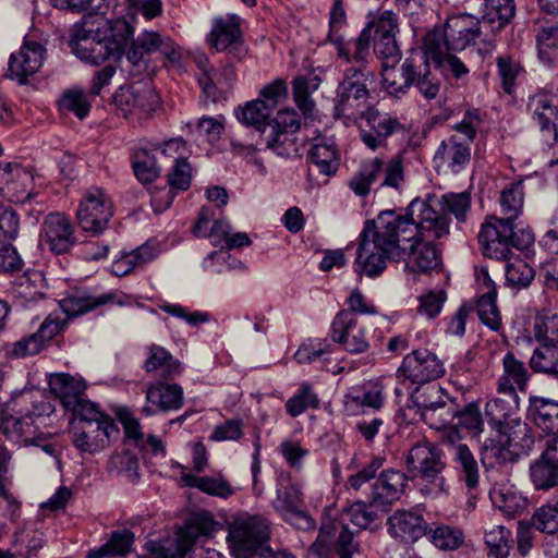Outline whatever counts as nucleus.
I'll return each mask as SVG.
<instances>
[{
  "instance_id": "obj_1",
  "label": "nucleus",
  "mask_w": 558,
  "mask_h": 558,
  "mask_svg": "<svg viewBox=\"0 0 558 558\" xmlns=\"http://www.w3.org/2000/svg\"><path fill=\"white\" fill-rule=\"evenodd\" d=\"M450 223L433 196L413 199L405 215L381 211L375 220L366 222L360 234L355 271L371 278L379 276L387 268L388 258H407L413 239H442L449 234Z\"/></svg>"
},
{
  "instance_id": "obj_2",
  "label": "nucleus",
  "mask_w": 558,
  "mask_h": 558,
  "mask_svg": "<svg viewBox=\"0 0 558 558\" xmlns=\"http://www.w3.org/2000/svg\"><path fill=\"white\" fill-rule=\"evenodd\" d=\"M133 37V28L123 20L84 17L73 26L69 46L81 60L97 65L119 59Z\"/></svg>"
},
{
  "instance_id": "obj_3",
  "label": "nucleus",
  "mask_w": 558,
  "mask_h": 558,
  "mask_svg": "<svg viewBox=\"0 0 558 558\" xmlns=\"http://www.w3.org/2000/svg\"><path fill=\"white\" fill-rule=\"evenodd\" d=\"M484 31L482 22L473 15H452L444 26L434 27L426 34L424 49L432 60H441L446 51H462L476 44Z\"/></svg>"
},
{
  "instance_id": "obj_4",
  "label": "nucleus",
  "mask_w": 558,
  "mask_h": 558,
  "mask_svg": "<svg viewBox=\"0 0 558 558\" xmlns=\"http://www.w3.org/2000/svg\"><path fill=\"white\" fill-rule=\"evenodd\" d=\"M534 242L530 228H519L514 223L497 217L486 220L478 233V244L485 257L505 260L512 254V248H529Z\"/></svg>"
},
{
  "instance_id": "obj_5",
  "label": "nucleus",
  "mask_w": 558,
  "mask_h": 558,
  "mask_svg": "<svg viewBox=\"0 0 558 558\" xmlns=\"http://www.w3.org/2000/svg\"><path fill=\"white\" fill-rule=\"evenodd\" d=\"M131 44L125 52L132 75L154 74L156 65L153 64L155 54L161 60L172 64H179L182 59L181 49L171 37L156 31H143L137 37H131Z\"/></svg>"
},
{
  "instance_id": "obj_6",
  "label": "nucleus",
  "mask_w": 558,
  "mask_h": 558,
  "mask_svg": "<svg viewBox=\"0 0 558 558\" xmlns=\"http://www.w3.org/2000/svg\"><path fill=\"white\" fill-rule=\"evenodd\" d=\"M375 82V74L366 65H352L344 70L333 99L335 116L350 121L368 108L371 92L368 86Z\"/></svg>"
},
{
  "instance_id": "obj_7",
  "label": "nucleus",
  "mask_w": 558,
  "mask_h": 558,
  "mask_svg": "<svg viewBox=\"0 0 558 558\" xmlns=\"http://www.w3.org/2000/svg\"><path fill=\"white\" fill-rule=\"evenodd\" d=\"M268 521L262 515L240 514L228 523L227 543L234 558H254L267 549Z\"/></svg>"
},
{
  "instance_id": "obj_8",
  "label": "nucleus",
  "mask_w": 558,
  "mask_h": 558,
  "mask_svg": "<svg viewBox=\"0 0 558 558\" xmlns=\"http://www.w3.org/2000/svg\"><path fill=\"white\" fill-rule=\"evenodd\" d=\"M70 432L73 446L83 453L94 454L108 446L110 437L118 433L114 421L100 411L97 404H88Z\"/></svg>"
},
{
  "instance_id": "obj_9",
  "label": "nucleus",
  "mask_w": 558,
  "mask_h": 558,
  "mask_svg": "<svg viewBox=\"0 0 558 558\" xmlns=\"http://www.w3.org/2000/svg\"><path fill=\"white\" fill-rule=\"evenodd\" d=\"M379 187L400 191L404 184L403 157L398 154L385 162L379 157L364 160L359 170L350 178L348 185L357 196L369 194L372 186L379 181Z\"/></svg>"
},
{
  "instance_id": "obj_10",
  "label": "nucleus",
  "mask_w": 558,
  "mask_h": 558,
  "mask_svg": "<svg viewBox=\"0 0 558 558\" xmlns=\"http://www.w3.org/2000/svg\"><path fill=\"white\" fill-rule=\"evenodd\" d=\"M411 478H422L433 486L426 493L438 496L445 493V478L441 473L446 468L442 449L429 441L418 442L411 447L405 459Z\"/></svg>"
},
{
  "instance_id": "obj_11",
  "label": "nucleus",
  "mask_w": 558,
  "mask_h": 558,
  "mask_svg": "<svg viewBox=\"0 0 558 558\" xmlns=\"http://www.w3.org/2000/svg\"><path fill=\"white\" fill-rule=\"evenodd\" d=\"M14 405L21 408L16 410L19 416H3L0 425V433L7 439L15 444L29 445L32 436L36 432L34 422L36 417L49 414L52 411L51 404L45 401H36L32 393H22Z\"/></svg>"
},
{
  "instance_id": "obj_12",
  "label": "nucleus",
  "mask_w": 558,
  "mask_h": 558,
  "mask_svg": "<svg viewBox=\"0 0 558 558\" xmlns=\"http://www.w3.org/2000/svg\"><path fill=\"white\" fill-rule=\"evenodd\" d=\"M112 217L113 204L109 195L97 186L86 190L76 210L82 230L98 235L107 229Z\"/></svg>"
},
{
  "instance_id": "obj_13",
  "label": "nucleus",
  "mask_w": 558,
  "mask_h": 558,
  "mask_svg": "<svg viewBox=\"0 0 558 558\" xmlns=\"http://www.w3.org/2000/svg\"><path fill=\"white\" fill-rule=\"evenodd\" d=\"M421 418L432 428L440 429L457 415V403L442 393L440 387L430 386L413 400Z\"/></svg>"
},
{
  "instance_id": "obj_14",
  "label": "nucleus",
  "mask_w": 558,
  "mask_h": 558,
  "mask_svg": "<svg viewBox=\"0 0 558 558\" xmlns=\"http://www.w3.org/2000/svg\"><path fill=\"white\" fill-rule=\"evenodd\" d=\"M366 331L367 326L354 313L340 311L331 323L330 338L349 353L361 354L369 349Z\"/></svg>"
},
{
  "instance_id": "obj_15",
  "label": "nucleus",
  "mask_w": 558,
  "mask_h": 558,
  "mask_svg": "<svg viewBox=\"0 0 558 558\" xmlns=\"http://www.w3.org/2000/svg\"><path fill=\"white\" fill-rule=\"evenodd\" d=\"M359 119L364 120L367 126L360 131L361 141L373 151L386 148L388 138L404 130L397 118L374 107L366 108Z\"/></svg>"
},
{
  "instance_id": "obj_16",
  "label": "nucleus",
  "mask_w": 558,
  "mask_h": 558,
  "mask_svg": "<svg viewBox=\"0 0 558 558\" xmlns=\"http://www.w3.org/2000/svg\"><path fill=\"white\" fill-rule=\"evenodd\" d=\"M333 545L339 558H352L357 551V544L353 542V533L341 521H327L320 526L316 542L308 549V557L319 558L328 553Z\"/></svg>"
},
{
  "instance_id": "obj_17",
  "label": "nucleus",
  "mask_w": 558,
  "mask_h": 558,
  "mask_svg": "<svg viewBox=\"0 0 558 558\" xmlns=\"http://www.w3.org/2000/svg\"><path fill=\"white\" fill-rule=\"evenodd\" d=\"M113 100L117 110L124 118L133 114L138 119H146L158 106V96L154 89L141 84L119 88Z\"/></svg>"
},
{
  "instance_id": "obj_18",
  "label": "nucleus",
  "mask_w": 558,
  "mask_h": 558,
  "mask_svg": "<svg viewBox=\"0 0 558 558\" xmlns=\"http://www.w3.org/2000/svg\"><path fill=\"white\" fill-rule=\"evenodd\" d=\"M429 59L432 58L426 49H415L404 60V72L411 86H415L427 100L435 99L440 90V81L432 73Z\"/></svg>"
},
{
  "instance_id": "obj_19",
  "label": "nucleus",
  "mask_w": 558,
  "mask_h": 558,
  "mask_svg": "<svg viewBox=\"0 0 558 558\" xmlns=\"http://www.w3.org/2000/svg\"><path fill=\"white\" fill-rule=\"evenodd\" d=\"M444 374L442 363L427 349L414 350L405 355L398 369V378L422 384L439 378Z\"/></svg>"
},
{
  "instance_id": "obj_20",
  "label": "nucleus",
  "mask_w": 558,
  "mask_h": 558,
  "mask_svg": "<svg viewBox=\"0 0 558 558\" xmlns=\"http://www.w3.org/2000/svg\"><path fill=\"white\" fill-rule=\"evenodd\" d=\"M49 387L61 404L75 415H83V409L96 404L86 398V383L69 374H56L50 377Z\"/></svg>"
},
{
  "instance_id": "obj_21",
  "label": "nucleus",
  "mask_w": 558,
  "mask_h": 558,
  "mask_svg": "<svg viewBox=\"0 0 558 558\" xmlns=\"http://www.w3.org/2000/svg\"><path fill=\"white\" fill-rule=\"evenodd\" d=\"M530 480L537 490L558 486V435L548 437L541 456L531 462Z\"/></svg>"
},
{
  "instance_id": "obj_22",
  "label": "nucleus",
  "mask_w": 558,
  "mask_h": 558,
  "mask_svg": "<svg viewBox=\"0 0 558 558\" xmlns=\"http://www.w3.org/2000/svg\"><path fill=\"white\" fill-rule=\"evenodd\" d=\"M40 242L54 254L68 253L76 243L70 219L61 213H50L41 226Z\"/></svg>"
},
{
  "instance_id": "obj_23",
  "label": "nucleus",
  "mask_w": 558,
  "mask_h": 558,
  "mask_svg": "<svg viewBox=\"0 0 558 558\" xmlns=\"http://www.w3.org/2000/svg\"><path fill=\"white\" fill-rule=\"evenodd\" d=\"M303 495L300 488L290 484L277 490L274 508L291 525L300 530L313 529L314 520L302 509Z\"/></svg>"
},
{
  "instance_id": "obj_24",
  "label": "nucleus",
  "mask_w": 558,
  "mask_h": 558,
  "mask_svg": "<svg viewBox=\"0 0 558 558\" xmlns=\"http://www.w3.org/2000/svg\"><path fill=\"white\" fill-rule=\"evenodd\" d=\"M46 58L45 47L37 41H25L19 51L13 52L9 60V77L25 84L27 77L41 68Z\"/></svg>"
},
{
  "instance_id": "obj_25",
  "label": "nucleus",
  "mask_w": 558,
  "mask_h": 558,
  "mask_svg": "<svg viewBox=\"0 0 558 558\" xmlns=\"http://www.w3.org/2000/svg\"><path fill=\"white\" fill-rule=\"evenodd\" d=\"M409 477L401 471H383L372 485L369 507L388 508L399 500L408 486Z\"/></svg>"
},
{
  "instance_id": "obj_26",
  "label": "nucleus",
  "mask_w": 558,
  "mask_h": 558,
  "mask_svg": "<svg viewBox=\"0 0 558 558\" xmlns=\"http://www.w3.org/2000/svg\"><path fill=\"white\" fill-rule=\"evenodd\" d=\"M0 185L4 197L15 203H24L32 194L33 174L19 163H7L0 167Z\"/></svg>"
},
{
  "instance_id": "obj_27",
  "label": "nucleus",
  "mask_w": 558,
  "mask_h": 558,
  "mask_svg": "<svg viewBox=\"0 0 558 558\" xmlns=\"http://www.w3.org/2000/svg\"><path fill=\"white\" fill-rule=\"evenodd\" d=\"M66 325V320L50 314L40 325L37 332L13 343L11 354L17 357L37 354Z\"/></svg>"
},
{
  "instance_id": "obj_28",
  "label": "nucleus",
  "mask_w": 558,
  "mask_h": 558,
  "mask_svg": "<svg viewBox=\"0 0 558 558\" xmlns=\"http://www.w3.org/2000/svg\"><path fill=\"white\" fill-rule=\"evenodd\" d=\"M147 404L143 411L153 415L158 411L179 410L183 405V389L178 384L156 381L148 385L146 390Z\"/></svg>"
},
{
  "instance_id": "obj_29",
  "label": "nucleus",
  "mask_w": 558,
  "mask_h": 558,
  "mask_svg": "<svg viewBox=\"0 0 558 558\" xmlns=\"http://www.w3.org/2000/svg\"><path fill=\"white\" fill-rule=\"evenodd\" d=\"M236 72L231 61H226L219 68H213L205 76H198V83L204 95L213 102L226 100L230 94Z\"/></svg>"
},
{
  "instance_id": "obj_30",
  "label": "nucleus",
  "mask_w": 558,
  "mask_h": 558,
  "mask_svg": "<svg viewBox=\"0 0 558 558\" xmlns=\"http://www.w3.org/2000/svg\"><path fill=\"white\" fill-rule=\"evenodd\" d=\"M208 40L217 51L229 49V53H233L238 59L244 53L239 48L241 46V29L234 16L216 19Z\"/></svg>"
},
{
  "instance_id": "obj_31",
  "label": "nucleus",
  "mask_w": 558,
  "mask_h": 558,
  "mask_svg": "<svg viewBox=\"0 0 558 558\" xmlns=\"http://www.w3.org/2000/svg\"><path fill=\"white\" fill-rule=\"evenodd\" d=\"M217 522L208 511L196 513L180 531L177 539L178 556L183 558L201 536H211Z\"/></svg>"
},
{
  "instance_id": "obj_32",
  "label": "nucleus",
  "mask_w": 558,
  "mask_h": 558,
  "mask_svg": "<svg viewBox=\"0 0 558 558\" xmlns=\"http://www.w3.org/2000/svg\"><path fill=\"white\" fill-rule=\"evenodd\" d=\"M388 525L391 535L403 542H416L428 532V524L423 515L413 511H396L388 519Z\"/></svg>"
},
{
  "instance_id": "obj_33",
  "label": "nucleus",
  "mask_w": 558,
  "mask_h": 558,
  "mask_svg": "<svg viewBox=\"0 0 558 558\" xmlns=\"http://www.w3.org/2000/svg\"><path fill=\"white\" fill-rule=\"evenodd\" d=\"M471 159V148L460 135H451L444 140L435 154L438 166L447 167L458 173L465 168Z\"/></svg>"
},
{
  "instance_id": "obj_34",
  "label": "nucleus",
  "mask_w": 558,
  "mask_h": 558,
  "mask_svg": "<svg viewBox=\"0 0 558 558\" xmlns=\"http://www.w3.org/2000/svg\"><path fill=\"white\" fill-rule=\"evenodd\" d=\"M529 110L538 123L544 141L551 146L558 141L555 121L558 120V107L544 94L533 96L529 102Z\"/></svg>"
},
{
  "instance_id": "obj_35",
  "label": "nucleus",
  "mask_w": 558,
  "mask_h": 558,
  "mask_svg": "<svg viewBox=\"0 0 558 558\" xmlns=\"http://www.w3.org/2000/svg\"><path fill=\"white\" fill-rule=\"evenodd\" d=\"M121 298L122 293L118 291L105 293L98 296L75 292L60 300L59 305L62 312L66 315V317L71 318L78 315H83L105 304H123Z\"/></svg>"
},
{
  "instance_id": "obj_36",
  "label": "nucleus",
  "mask_w": 558,
  "mask_h": 558,
  "mask_svg": "<svg viewBox=\"0 0 558 558\" xmlns=\"http://www.w3.org/2000/svg\"><path fill=\"white\" fill-rule=\"evenodd\" d=\"M527 417L542 430L556 436L558 432V400L530 396Z\"/></svg>"
},
{
  "instance_id": "obj_37",
  "label": "nucleus",
  "mask_w": 558,
  "mask_h": 558,
  "mask_svg": "<svg viewBox=\"0 0 558 558\" xmlns=\"http://www.w3.org/2000/svg\"><path fill=\"white\" fill-rule=\"evenodd\" d=\"M425 239H413V247L407 258H388V262H405V267L411 271L426 272L437 268L440 265V253L429 242H423Z\"/></svg>"
},
{
  "instance_id": "obj_38",
  "label": "nucleus",
  "mask_w": 558,
  "mask_h": 558,
  "mask_svg": "<svg viewBox=\"0 0 558 558\" xmlns=\"http://www.w3.org/2000/svg\"><path fill=\"white\" fill-rule=\"evenodd\" d=\"M505 437V445L512 456L529 453L534 445V437L529 424L520 418L510 420L498 428Z\"/></svg>"
},
{
  "instance_id": "obj_39",
  "label": "nucleus",
  "mask_w": 558,
  "mask_h": 558,
  "mask_svg": "<svg viewBox=\"0 0 558 558\" xmlns=\"http://www.w3.org/2000/svg\"><path fill=\"white\" fill-rule=\"evenodd\" d=\"M144 368L147 373H153L163 379H172L182 373L180 361L174 359L163 347L157 344L148 347Z\"/></svg>"
},
{
  "instance_id": "obj_40",
  "label": "nucleus",
  "mask_w": 558,
  "mask_h": 558,
  "mask_svg": "<svg viewBox=\"0 0 558 558\" xmlns=\"http://www.w3.org/2000/svg\"><path fill=\"white\" fill-rule=\"evenodd\" d=\"M530 375L525 364L508 352L502 359V374L498 379V392L524 391Z\"/></svg>"
},
{
  "instance_id": "obj_41",
  "label": "nucleus",
  "mask_w": 558,
  "mask_h": 558,
  "mask_svg": "<svg viewBox=\"0 0 558 558\" xmlns=\"http://www.w3.org/2000/svg\"><path fill=\"white\" fill-rule=\"evenodd\" d=\"M514 14L515 5L513 0H486V12L480 21L486 32L495 34L501 31Z\"/></svg>"
},
{
  "instance_id": "obj_42",
  "label": "nucleus",
  "mask_w": 558,
  "mask_h": 558,
  "mask_svg": "<svg viewBox=\"0 0 558 558\" xmlns=\"http://www.w3.org/2000/svg\"><path fill=\"white\" fill-rule=\"evenodd\" d=\"M451 457L459 478L465 483L469 489L476 488L480 482V468L470 448L468 446H457Z\"/></svg>"
},
{
  "instance_id": "obj_43",
  "label": "nucleus",
  "mask_w": 558,
  "mask_h": 558,
  "mask_svg": "<svg viewBox=\"0 0 558 558\" xmlns=\"http://www.w3.org/2000/svg\"><path fill=\"white\" fill-rule=\"evenodd\" d=\"M529 365L534 373L558 380V344H537Z\"/></svg>"
},
{
  "instance_id": "obj_44",
  "label": "nucleus",
  "mask_w": 558,
  "mask_h": 558,
  "mask_svg": "<svg viewBox=\"0 0 558 558\" xmlns=\"http://www.w3.org/2000/svg\"><path fill=\"white\" fill-rule=\"evenodd\" d=\"M308 158L317 167L318 171L326 175L335 173L339 166L335 145L322 137L315 138L312 143Z\"/></svg>"
},
{
  "instance_id": "obj_45",
  "label": "nucleus",
  "mask_w": 558,
  "mask_h": 558,
  "mask_svg": "<svg viewBox=\"0 0 558 558\" xmlns=\"http://www.w3.org/2000/svg\"><path fill=\"white\" fill-rule=\"evenodd\" d=\"M502 397H496L486 403V415L489 422L497 428L502 427L518 409V395L515 391L501 392Z\"/></svg>"
},
{
  "instance_id": "obj_46",
  "label": "nucleus",
  "mask_w": 558,
  "mask_h": 558,
  "mask_svg": "<svg viewBox=\"0 0 558 558\" xmlns=\"http://www.w3.org/2000/svg\"><path fill=\"white\" fill-rule=\"evenodd\" d=\"M320 77L314 73L299 75L293 80V97L298 108L304 116L313 112L315 102L311 95L318 89Z\"/></svg>"
},
{
  "instance_id": "obj_47",
  "label": "nucleus",
  "mask_w": 558,
  "mask_h": 558,
  "mask_svg": "<svg viewBox=\"0 0 558 558\" xmlns=\"http://www.w3.org/2000/svg\"><path fill=\"white\" fill-rule=\"evenodd\" d=\"M347 24V13L343 7V0H333L329 12V33L328 40L336 46L338 56L350 62V52L345 48L344 38L340 31Z\"/></svg>"
},
{
  "instance_id": "obj_48",
  "label": "nucleus",
  "mask_w": 558,
  "mask_h": 558,
  "mask_svg": "<svg viewBox=\"0 0 558 558\" xmlns=\"http://www.w3.org/2000/svg\"><path fill=\"white\" fill-rule=\"evenodd\" d=\"M234 113L242 124L265 133L267 121L272 111L260 99H255L246 102L244 107H238Z\"/></svg>"
},
{
  "instance_id": "obj_49",
  "label": "nucleus",
  "mask_w": 558,
  "mask_h": 558,
  "mask_svg": "<svg viewBox=\"0 0 558 558\" xmlns=\"http://www.w3.org/2000/svg\"><path fill=\"white\" fill-rule=\"evenodd\" d=\"M181 480L185 486L196 487L203 493L215 497L227 499L234 494V489L223 477H198L193 474L183 473Z\"/></svg>"
},
{
  "instance_id": "obj_50",
  "label": "nucleus",
  "mask_w": 558,
  "mask_h": 558,
  "mask_svg": "<svg viewBox=\"0 0 558 558\" xmlns=\"http://www.w3.org/2000/svg\"><path fill=\"white\" fill-rule=\"evenodd\" d=\"M533 337L537 344H558V314H537L533 323Z\"/></svg>"
},
{
  "instance_id": "obj_51",
  "label": "nucleus",
  "mask_w": 558,
  "mask_h": 558,
  "mask_svg": "<svg viewBox=\"0 0 558 558\" xmlns=\"http://www.w3.org/2000/svg\"><path fill=\"white\" fill-rule=\"evenodd\" d=\"M523 201L522 182H512L506 186L500 195V207L505 215L501 219L513 223L522 211Z\"/></svg>"
},
{
  "instance_id": "obj_52",
  "label": "nucleus",
  "mask_w": 558,
  "mask_h": 558,
  "mask_svg": "<svg viewBox=\"0 0 558 558\" xmlns=\"http://www.w3.org/2000/svg\"><path fill=\"white\" fill-rule=\"evenodd\" d=\"M435 204L445 214L450 213L457 221L464 222L466 214L471 208V195L468 192L447 193L440 197L433 196Z\"/></svg>"
},
{
  "instance_id": "obj_53",
  "label": "nucleus",
  "mask_w": 558,
  "mask_h": 558,
  "mask_svg": "<svg viewBox=\"0 0 558 558\" xmlns=\"http://www.w3.org/2000/svg\"><path fill=\"white\" fill-rule=\"evenodd\" d=\"M154 258V254L148 246H141L112 264V271L118 277H124L133 270L143 267Z\"/></svg>"
},
{
  "instance_id": "obj_54",
  "label": "nucleus",
  "mask_w": 558,
  "mask_h": 558,
  "mask_svg": "<svg viewBox=\"0 0 558 558\" xmlns=\"http://www.w3.org/2000/svg\"><path fill=\"white\" fill-rule=\"evenodd\" d=\"M430 542L439 549L453 550L460 547L464 541L463 532L451 525L428 526Z\"/></svg>"
},
{
  "instance_id": "obj_55",
  "label": "nucleus",
  "mask_w": 558,
  "mask_h": 558,
  "mask_svg": "<svg viewBox=\"0 0 558 558\" xmlns=\"http://www.w3.org/2000/svg\"><path fill=\"white\" fill-rule=\"evenodd\" d=\"M319 405V399L313 391L308 383H303L298 391L286 402L287 412L296 417L307 409H316Z\"/></svg>"
},
{
  "instance_id": "obj_56",
  "label": "nucleus",
  "mask_w": 558,
  "mask_h": 558,
  "mask_svg": "<svg viewBox=\"0 0 558 558\" xmlns=\"http://www.w3.org/2000/svg\"><path fill=\"white\" fill-rule=\"evenodd\" d=\"M266 146L282 157L295 156L299 151L298 138L293 132L270 129L266 136Z\"/></svg>"
},
{
  "instance_id": "obj_57",
  "label": "nucleus",
  "mask_w": 558,
  "mask_h": 558,
  "mask_svg": "<svg viewBox=\"0 0 558 558\" xmlns=\"http://www.w3.org/2000/svg\"><path fill=\"white\" fill-rule=\"evenodd\" d=\"M511 532L502 525L493 526L485 533L489 558H507L511 548Z\"/></svg>"
},
{
  "instance_id": "obj_58",
  "label": "nucleus",
  "mask_w": 558,
  "mask_h": 558,
  "mask_svg": "<svg viewBox=\"0 0 558 558\" xmlns=\"http://www.w3.org/2000/svg\"><path fill=\"white\" fill-rule=\"evenodd\" d=\"M374 53L383 60V68L395 65L401 58L396 35H374Z\"/></svg>"
},
{
  "instance_id": "obj_59",
  "label": "nucleus",
  "mask_w": 558,
  "mask_h": 558,
  "mask_svg": "<svg viewBox=\"0 0 558 558\" xmlns=\"http://www.w3.org/2000/svg\"><path fill=\"white\" fill-rule=\"evenodd\" d=\"M132 166L135 177L142 183H150L159 175L156 159L154 155L146 149L135 151Z\"/></svg>"
},
{
  "instance_id": "obj_60",
  "label": "nucleus",
  "mask_w": 558,
  "mask_h": 558,
  "mask_svg": "<svg viewBox=\"0 0 558 558\" xmlns=\"http://www.w3.org/2000/svg\"><path fill=\"white\" fill-rule=\"evenodd\" d=\"M13 545L16 547V554H24L31 558L43 546V533L31 526H25L14 534Z\"/></svg>"
},
{
  "instance_id": "obj_61",
  "label": "nucleus",
  "mask_w": 558,
  "mask_h": 558,
  "mask_svg": "<svg viewBox=\"0 0 558 558\" xmlns=\"http://www.w3.org/2000/svg\"><path fill=\"white\" fill-rule=\"evenodd\" d=\"M493 505L507 515H513L524 507V499L517 493L506 488H493L489 493Z\"/></svg>"
},
{
  "instance_id": "obj_62",
  "label": "nucleus",
  "mask_w": 558,
  "mask_h": 558,
  "mask_svg": "<svg viewBox=\"0 0 558 558\" xmlns=\"http://www.w3.org/2000/svg\"><path fill=\"white\" fill-rule=\"evenodd\" d=\"M530 525L535 530L555 534L558 532V507L556 505H543L537 508L532 518Z\"/></svg>"
},
{
  "instance_id": "obj_63",
  "label": "nucleus",
  "mask_w": 558,
  "mask_h": 558,
  "mask_svg": "<svg viewBox=\"0 0 558 558\" xmlns=\"http://www.w3.org/2000/svg\"><path fill=\"white\" fill-rule=\"evenodd\" d=\"M333 344L327 340H311L308 343L302 344L294 354L298 363H313L318 360H326V355L331 353Z\"/></svg>"
},
{
  "instance_id": "obj_64",
  "label": "nucleus",
  "mask_w": 558,
  "mask_h": 558,
  "mask_svg": "<svg viewBox=\"0 0 558 558\" xmlns=\"http://www.w3.org/2000/svg\"><path fill=\"white\" fill-rule=\"evenodd\" d=\"M59 105L63 110L71 111L76 118L83 120L90 110V102L82 89L72 88L62 95Z\"/></svg>"
}]
</instances>
